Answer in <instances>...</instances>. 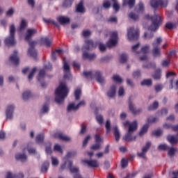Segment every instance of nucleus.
I'll return each instance as SVG.
<instances>
[{
	"label": "nucleus",
	"mask_w": 178,
	"mask_h": 178,
	"mask_svg": "<svg viewBox=\"0 0 178 178\" xmlns=\"http://www.w3.org/2000/svg\"><path fill=\"white\" fill-rule=\"evenodd\" d=\"M37 34V29H29L26 31L25 40L26 41L29 42V48L28 49V54L30 55L32 58H36L37 57V51L35 49H34V47L37 45V42L35 41H31L30 42V40L34 37Z\"/></svg>",
	"instance_id": "f257e3e1"
},
{
	"label": "nucleus",
	"mask_w": 178,
	"mask_h": 178,
	"mask_svg": "<svg viewBox=\"0 0 178 178\" xmlns=\"http://www.w3.org/2000/svg\"><path fill=\"white\" fill-rule=\"evenodd\" d=\"M69 95V88L65 83H60L59 86L56 89L55 91V101L58 105H61L65 102V99Z\"/></svg>",
	"instance_id": "f03ea898"
},
{
	"label": "nucleus",
	"mask_w": 178,
	"mask_h": 178,
	"mask_svg": "<svg viewBox=\"0 0 178 178\" xmlns=\"http://www.w3.org/2000/svg\"><path fill=\"white\" fill-rule=\"evenodd\" d=\"M123 124L124 127H128V131L125 136H123V140H124V141H133L136 140V136H133V133L137 130V121H134L133 122L126 121Z\"/></svg>",
	"instance_id": "7ed1b4c3"
},
{
	"label": "nucleus",
	"mask_w": 178,
	"mask_h": 178,
	"mask_svg": "<svg viewBox=\"0 0 178 178\" xmlns=\"http://www.w3.org/2000/svg\"><path fill=\"white\" fill-rule=\"evenodd\" d=\"M83 76L86 77V79H94V77H95L97 83H99L102 86L106 83L105 78L102 76V72H101L100 71L84 72Z\"/></svg>",
	"instance_id": "20e7f679"
},
{
	"label": "nucleus",
	"mask_w": 178,
	"mask_h": 178,
	"mask_svg": "<svg viewBox=\"0 0 178 178\" xmlns=\"http://www.w3.org/2000/svg\"><path fill=\"white\" fill-rule=\"evenodd\" d=\"M140 47V43L132 46L131 51L136 54H139L140 60H147L148 59V51H149V45L143 46L141 48L140 52H136L137 49Z\"/></svg>",
	"instance_id": "39448f33"
},
{
	"label": "nucleus",
	"mask_w": 178,
	"mask_h": 178,
	"mask_svg": "<svg viewBox=\"0 0 178 178\" xmlns=\"http://www.w3.org/2000/svg\"><path fill=\"white\" fill-rule=\"evenodd\" d=\"M145 17L146 19H150L152 21V25L148 28L150 31H156L159 28V26L162 24V18L159 15L154 14L152 17L147 15Z\"/></svg>",
	"instance_id": "423d86ee"
},
{
	"label": "nucleus",
	"mask_w": 178,
	"mask_h": 178,
	"mask_svg": "<svg viewBox=\"0 0 178 178\" xmlns=\"http://www.w3.org/2000/svg\"><path fill=\"white\" fill-rule=\"evenodd\" d=\"M162 42V38L159 37L154 40V41L152 42V54L154 56V58H161L162 53L161 51V48L159 46L161 45V43Z\"/></svg>",
	"instance_id": "0eeeda50"
},
{
	"label": "nucleus",
	"mask_w": 178,
	"mask_h": 178,
	"mask_svg": "<svg viewBox=\"0 0 178 178\" xmlns=\"http://www.w3.org/2000/svg\"><path fill=\"white\" fill-rule=\"evenodd\" d=\"M16 32V28L14 24L10 26V36L5 40L6 45L8 47H13L16 44V40H15V33Z\"/></svg>",
	"instance_id": "6e6552de"
},
{
	"label": "nucleus",
	"mask_w": 178,
	"mask_h": 178,
	"mask_svg": "<svg viewBox=\"0 0 178 178\" xmlns=\"http://www.w3.org/2000/svg\"><path fill=\"white\" fill-rule=\"evenodd\" d=\"M15 111H16L15 104L10 103L6 106L5 110L6 120H13V118L15 116Z\"/></svg>",
	"instance_id": "1a4fd4ad"
},
{
	"label": "nucleus",
	"mask_w": 178,
	"mask_h": 178,
	"mask_svg": "<svg viewBox=\"0 0 178 178\" xmlns=\"http://www.w3.org/2000/svg\"><path fill=\"white\" fill-rule=\"evenodd\" d=\"M138 35H140V31L138 29L131 27L127 29V37L130 41H136L138 39Z\"/></svg>",
	"instance_id": "9d476101"
},
{
	"label": "nucleus",
	"mask_w": 178,
	"mask_h": 178,
	"mask_svg": "<svg viewBox=\"0 0 178 178\" xmlns=\"http://www.w3.org/2000/svg\"><path fill=\"white\" fill-rule=\"evenodd\" d=\"M149 148H151V142H147L145 145L142 147L141 152H138V156L142 159H145L147 158V152H148Z\"/></svg>",
	"instance_id": "9b49d317"
},
{
	"label": "nucleus",
	"mask_w": 178,
	"mask_h": 178,
	"mask_svg": "<svg viewBox=\"0 0 178 178\" xmlns=\"http://www.w3.org/2000/svg\"><path fill=\"white\" fill-rule=\"evenodd\" d=\"M168 0H152L150 5L152 8H156L158 6L161 8H166L168 6Z\"/></svg>",
	"instance_id": "f8f14e48"
},
{
	"label": "nucleus",
	"mask_w": 178,
	"mask_h": 178,
	"mask_svg": "<svg viewBox=\"0 0 178 178\" xmlns=\"http://www.w3.org/2000/svg\"><path fill=\"white\" fill-rule=\"evenodd\" d=\"M118 44V32H112L110 40L107 42L106 45L108 48H112Z\"/></svg>",
	"instance_id": "ddd939ff"
},
{
	"label": "nucleus",
	"mask_w": 178,
	"mask_h": 178,
	"mask_svg": "<svg viewBox=\"0 0 178 178\" xmlns=\"http://www.w3.org/2000/svg\"><path fill=\"white\" fill-rule=\"evenodd\" d=\"M82 163L84 165V166H88V168H98L99 166V163H98V161L97 160H82Z\"/></svg>",
	"instance_id": "4468645a"
},
{
	"label": "nucleus",
	"mask_w": 178,
	"mask_h": 178,
	"mask_svg": "<svg viewBox=\"0 0 178 178\" xmlns=\"http://www.w3.org/2000/svg\"><path fill=\"white\" fill-rule=\"evenodd\" d=\"M45 69H47V70H51L52 65L51 63H48L47 64L44 65V69L40 70V71L39 72V74L38 75V80L39 81H41V80H42V79H44L45 77Z\"/></svg>",
	"instance_id": "2eb2a0df"
},
{
	"label": "nucleus",
	"mask_w": 178,
	"mask_h": 178,
	"mask_svg": "<svg viewBox=\"0 0 178 178\" xmlns=\"http://www.w3.org/2000/svg\"><path fill=\"white\" fill-rule=\"evenodd\" d=\"M53 137H54V138H59V140H62L63 141H71L72 140L70 137L63 134L60 131L54 133Z\"/></svg>",
	"instance_id": "dca6fc26"
},
{
	"label": "nucleus",
	"mask_w": 178,
	"mask_h": 178,
	"mask_svg": "<svg viewBox=\"0 0 178 178\" xmlns=\"http://www.w3.org/2000/svg\"><path fill=\"white\" fill-rule=\"evenodd\" d=\"M5 178H24V173L19 172L17 174H15L10 171H8L6 173Z\"/></svg>",
	"instance_id": "f3484780"
},
{
	"label": "nucleus",
	"mask_w": 178,
	"mask_h": 178,
	"mask_svg": "<svg viewBox=\"0 0 178 178\" xmlns=\"http://www.w3.org/2000/svg\"><path fill=\"white\" fill-rule=\"evenodd\" d=\"M64 79H70V66L63 60Z\"/></svg>",
	"instance_id": "a211bd4d"
},
{
	"label": "nucleus",
	"mask_w": 178,
	"mask_h": 178,
	"mask_svg": "<svg viewBox=\"0 0 178 178\" xmlns=\"http://www.w3.org/2000/svg\"><path fill=\"white\" fill-rule=\"evenodd\" d=\"M72 166H73V161L67 160L63 164L61 165L59 170L60 172L64 171L65 169H69V170H70Z\"/></svg>",
	"instance_id": "6ab92c4d"
},
{
	"label": "nucleus",
	"mask_w": 178,
	"mask_h": 178,
	"mask_svg": "<svg viewBox=\"0 0 178 178\" xmlns=\"http://www.w3.org/2000/svg\"><path fill=\"white\" fill-rule=\"evenodd\" d=\"M97 47V44H94V42H92V40H87L85 41V45L83 47V51H84V49H92V48H96Z\"/></svg>",
	"instance_id": "aec40b11"
},
{
	"label": "nucleus",
	"mask_w": 178,
	"mask_h": 178,
	"mask_svg": "<svg viewBox=\"0 0 178 178\" xmlns=\"http://www.w3.org/2000/svg\"><path fill=\"white\" fill-rule=\"evenodd\" d=\"M116 95V85H112L107 91V97L108 98H115Z\"/></svg>",
	"instance_id": "412c9836"
},
{
	"label": "nucleus",
	"mask_w": 178,
	"mask_h": 178,
	"mask_svg": "<svg viewBox=\"0 0 178 178\" xmlns=\"http://www.w3.org/2000/svg\"><path fill=\"white\" fill-rule=\"evenodd\" d=\"M129 111H131L134 115H140V113L143 112V108H136L134 104L132 103H129Z\"/></svg>",
	"instance_id": "4be33fe9"
},
{
	"label": "nucleus",
	"mask_w": 178,
	"mask_h": 178,
	"mask_svg": "<svg viewBox=\"0 0 178 178\" xmlns=\"http://www.w3.org/2000/svg\"><path fill=\"white\" fill-rule=\"evenodd\" d=\"M57 20L58 23H60V24H62L63 26L70 23V18L65 16H60L57 17Z\"/></svg>",
	"instance_id": "5701e85b"
},
{
	"label": "nucleus",
	"mask_w": 178,
	"mask_h": 178,
	"mask_svg": "<svg viewBox=\"0 0 178 178\" xmlns=\"http://www.w3.org/2000/svg\"><path fill=\"white\" fill-rule=\"evenodd\" d=\"M10 60L14 65H19V56H17V51H15L14 54L10 56Z\"/></svg>",
	"instance_id": "b1692460"
},
{
	"label": "nucleus",
	"mask_w": 178,
	"mask_h": 178,
	"mask_svg": "<svg viewBox=\"0 0 178 178\" xmlns=\"http://www.w3.org/2000/svg\"><path fill=\"white\" fill-rule=\"evenodd\" d=\"M76 111H79L77 104L76 105L74 102L68 104L67 108V112H76Z\"/></svg>",
	"instance_id": "393cba45"
},
{
	"label": "nucleus",
	"mask_w": 178,
	"mask_h": 178,
	"mask_svg": "<svg viewBox=\"0 0 178 178\" xmlns=\"http://www.w3.org/2000/svg\"><path fill=\"white\" fill-rule=\"evenodd\" d=\"M83 58L84 59H88L89 60H94V59H95L97 58V55L94 53L89 54L87 52H83Z\"/></svg>",
	"instance_id": "a878e982"
},
{
	"label": "nucleus",
	"mask_w": 178,
	"mask_h": 178,
	"mask_svg": "<svg viewBox=\"0 0 178 178\" xmlns=\"http://www.w3.org/2000/svg\"><path fill=\"white\" fill-rule=\"evenodd\" d=\"M76 12L78 13H84L86 12V8H84V3L81 1L76 6Z\"/></svg>",
	"instance_id": "bb28decb"
},
{
	"label": "nucleus",
	"mask_w": 178,
	"mask_h": 178,
	"mask_svg": "<svg viewBox=\"0 0 178 178\" xmlns=\"http://www.w3.org/2000/svg\"><path fill=\"white\" fill-rule=\"evenodd\" d=\"M15 159L17 161H20L21 162H26L27 161V156L24 154L18 153L15 155Z\"/></svg>",
	"instance_id": "cd10ccee"
},
{
	"label": "nucleus",
	"mask_w": 178,
	"mask_h": 178,
	"mask_svg": "<svg viewBox=\"0 0 178 178\" xmlns=\"http://www.w3.org/2000/svg\"><path fill=\"white\" fill-rule=\"evenodd\" d=\"M154 80H161L162 77V70L161 69H157L154 72V74L152 75Z\"/></svg>",
	"instance_id": "c85d7f7f"
},
{
	"label": "nucleus",
	"mask_w": 178,
	"mask_h": 178,
	"mask_svg": "<svg viewBox=\"0 0 178 178\" xmlns=\"http://www.w3.org/2000/svg\"><path fill=\"white\" fill-rule=\"evenodd\" d=\"M113 129L115 140L117 143H119V140H120V131H119V128H118L117 126H115Z\"/></svg>",
	"instance_id": "c756f323"
},
{
	"label": "nucleus",
	"mask_w": 178,
	"mask_h": 178,
	"mask_svg": "<svg viewBox=\"0 0 178 178\" xmlns=\"http://www.w3.org/2000/svg\"><path fill=\"white\" fill-rule=\"evenodd\" d=\"M41 44L46 45V47H50L51 42H52V39H49L47 37L42 38L40 39Z\"/></svg>",
	"instance_id": "7c9ffc66"
},
{
	"label": "nucleus",
	"mask_w": 178,
	"mask_h": 178,
	"mask_svg": "<svg viewBox=\"0 0 178 178\" xmlns=\"http://www.w3.org/2000/svg\"><path fill=\"white\" fill-rule=\"evenodd\" d=\"M61 54H63V50H62V49H57L55 51H54L51 54L52 60H54V61L56 60V56H59V55H61Z\"/></svg>",
	"instance_id": "2f4dec72"
},
{
	"label": "nucleus",
	"mask_w": 178,
	"mask_h": 178,
	"mask_svg": "<svg viewBox=\"0 0 178 178\" xmlns=\"http://www.w3.org/2000/svg\"><path fill=\"white\" fill-rule=\"evenodd\" d=\"M49 112V106L48 104H44L40 109V115H47Z\"/></svg>",
	"instance_id": "473e14b6"
},
{
	"label": "nucleus",
	"mask_w": 178,
	"mask_h": 178,
	"mask_svg": "<svg viewBox=\"0 0 178 178\" xmlns=\"http://www.w3.org/2000/svg\"><path fill=\"white\" fill-rule=\"evenodd\" d=\"M149 127V124H145L141 129L140 133H139V136H140V137H143V136H144V134H145L147 131H148V128Z\"/></svg>",
	"instance_id": "72a5a7b5"
},
{
	"label": "nucleus",
	"mask_w": 178,
	"mask_h": 178,
	"mask_svg": "<svg viewBox=\"0 0 178 178\" xmlns=\"http://www.w3.org/2000/svg\"><path fill=\"white\" fill-rule=\"evenodd\" d=\"M31 97V92L30 90H26L22 93V98L24 101H27Z\"/></svg>",
	"instance_id": "f704fd0d"
},
{
	"label": "nucleus",
	"mask_w": 178,
	"mask_h": 178,
	"mask_svg": "<svg viewBox=\"0 0 178 178\" xmlns=\"http://www.w3.org/2000/svg\"><path fill=\"white\" fill-rule=\"evenodd\" d=\"M154 37V33L151 31L145 32L143 34L144 40H151Z\"/></svg>",
	"instance_id": "c9c22d12"
},
{
	"label": "nucleus",
	"mask_w": 178,
	"mask_h": 178,
	"mask_svg": "<svg viewBox=\"0 0 178 178\" xmlns=\"http://www.w3.org/2000/svg\"><path fill=\"white\" fill-rule=\"evenodd\" d=\"M74 97L76 101H79L80 99V97H81V88H78L74 91Z\"/></svg>",
	"instance_id": "e433bc0d"
},
{
	"label": "nucleus",
	"mask_w": 178,
	"mask_h": 178,
	"mask_svg": "<svg viewBox=\"0 0 178 178\" xmlns=\"http://www.w3.org/2000/svg\"><path fill=\"white\" fill-rule=\"evenodd\" d=\"M43 21L44 22V23H49L50 24H53L56 27L59 28V24L56 21H54L51 19H45V18L43 19Z\"/></svg>",
	"instance_id": "4c0bfd02"
},
{
	"label": "nucleus",
	"mask_w": 178,
	"mask_h": 178,
	"mask_svg": "<svg viewBox=\"0 0 178 178\" xmlns=\"http://www.w3.org/2000/svg\"><path fill=\"white\" fill-rule=\"evenodd\" d=\"M123 5H128L129 8L131 9L136 5V0H124V3Z\"/></svg>",
	"instance_id": "58836bf2"
},
{
	"label": "nucleus",
	"mask_w": 178,
	"mask_h": 178,
	"mask_svg": "<svg viewBox=\"0 0 178 178\" xmlns=\"http://www.w3.org/2000/svg\"><path fill=\"white\" fill-rule=\"evenodd\" d=\"M156 122H159V118L158 117L150 116L147 118V124L149 123H156Z\"/></svg>",
	"instance_id": "ea45409f"
},
{
	"label": "nucleus",
	"mask_w": 178,
	"mask_h": 178,
	"mask_svg": "<svg viewBox=\"0 0 178 178\" xmlns=\"http://www.w3.org/2000/svg\"><path fill=\"white\" fill-rule=\"evenodd\" d=\"M49 168V162L46 161L44 162L41 168V172L43 173L48 171V168Z\"/></svg>",
	"instance_id": "a19ab883"
},
{
	"label": "nucleus",
	"mask_w": 178,
	"mask_h": 178,
	"mask_svg": "<svg viewBox=\"0 0 178 178\" xmlns=\"http://www.w3.org/2000/svg\"><path fill=\"white\" fill-rule=\"evenodd\" d=\"M158 106H159V104L158 102H154L152 105L148 107L149 111H155V109H158Z\"/></svg>",
	"instance_id": "79ce46f5"
},
{
	"label": "nucleus",
	"mask_w": 178,
	"mask_h": 178,
	"mask_svg": "<svg viewBox=\"0 0 178 178\" xmlns=\"http://www.w3.org/2000/svg\"><path fill=\"white\" fill-rule=\"evenodd\" d=\"M52 144L49 142H48L47 143H46V154H52V149L51 148Z\"/></svg>",
	"instance_id": "37998d69"
},
{
	"label": "nucleus",
	"mask_w": 178,
	"mask_h": 178,
	"mask_svg": "<svg viewBox=\"0 0 178 178\" xmlns=\"http://www.w3.org/2000/svg\"><path fill=\"white\" fill-rule=\"evenodd\" d=\"M158 149H160V151H166L168 149H169V146H168V145L163 143V144H160L158 146Z\"/></svg>",
	"instance_id": "c03bdc74"
},
{
	"label": "nucleus",
	"mask_w": 178,
	"mask_h": 178,
	"mask_svg": "<svg viewBox=\"0 0 178 178\" xmlns=\"http://www.w3.org/2000/svg\"><path fill=\"white\" fill-rule=\"evenodd\" d=\"M141 86H152V80L151 79H145L141 82Z\"/></svg>",
	"instance_id": "a18cd8bd"
},
{
	"label": "nucleus",
	"mask_w": 178,
	"mask_h": 178,
	"mask_svg": "<svg viewBox=\"0 0 178 178\" xmlns=\"http://www.w3.org/2000/svg\"><path fill=\"white\" fill-rule=\"evenodd\" d=\"M54 149L60 154H63V149H62V146L59 144H56L54 147Z\"/></svg>",
	"instance_id": "49530a36"
},
{
	"label": "nucleus",
	"mask_w": 178,
	"mask_h": 178,
	"mask_svg": "<svg viewBox=\"0 0 178 178\" xmlns=\"http://www.w3.org/2000/svg\"><path fill=\"white\" fill-rule=\"evenodd\" d=\"M37 72V68L34 67L31 72H30L29 75L28 76V79L30 81L33 80V77H34V74H35V72Z\"/></svg>",
	"instance_id": "de8ad7c7"
},
{
	"label": "nucleus",
	"mask_w": 178,
	"mask_h": 178,
	"mask_svg": "<svg viewBox=\"0 0 178 178\" xmlns=\"http://www.w3.org/2000/svg\"><path fill=\"white\" fill-rule=\"evenodd\" d=\"M44 141V134H39L36 136V143L41 144Z\"/></svg>",
	"instance_id": "09e8293b"
},
{
	"label": "nucleus",
	"mask_w": 178,
	"mask_h": 178,
	"mask_svg": "<svg viewBox=\"0 0 178 178\" xmlns=\"http://www.w3.org/2000/svg\"><path fill=\"white\" fill-rule=\"evenodd\" d=\"M113 2V8L115 10V12H119V9H120V6H119V3L116 0H112Z\"/></svg>",
	"instance_id": "8fccbe9b"
},
{
	"label": "nucleus",
	"mask_w": 178,
	"mask_h": 178,
	"mask_svg": "<svg viewBox=\"0 0 178 178\" xmlns=\"http://www.w3.org/2000/svg\"><path fill=\"white\" fill-rule=\"evenodd\" d=\"M134 79H139V77L141 76V71L140 70H138L136 71H134L132 74Z\"/></svg>",
	"instance_id": "3c124183"
},
{
	"label": "nucleus",
	"mask_w": 178,
	"mask_h": 178,
	"mask_svg": "<svg viewBox=\"0 0 178 178\" xmlns=\"http://www.w3.org/2000/svg\"><path fill=\"white\" fill-rule=\"evenodd\" d=\"M101 148H102V145L101 143H95L91 147V149H94L95 151H98V149H101Z\"/></svg>",
	"instance_id": "603ef678"
},
{
	"label": "nucleus",
	"mask_w": 178,
	"mask_h": 178,
	"mask_svg": "<svg viewBox=\"0 0 178 178\" xmlns=\"http://www.w3.org/2000/svg\"><path fill=\"white\" fill-rule=\"evenodd\" d=\"M74 1V0H64L63 6H65V8H69L72 6V3H73Z\"/></svg>",
	"instance_id": "864d4df0"
},
{
	"label": "nucleus",
	"mask_w": 178,
	"mask_h": 178,
	"mask_svg": "<svg viewBox=\"0 0 178 178\" xmlns=\"http://www.w3.org/2000/svg\"><path fill=\"white\" fill-rule=\"evenodd\" d=\"M51 163L53 166H58L59 165V160L56 157L51 156Z\"/></svg>",
	"instance_id": "5fc2aeb1"
},
{
	"label": "nucleus",
	"mask_w": 178,
	"mask_h": 178,
	"mask_svg": "<svg viewBox=\"0 0 178 178\" xmlns=\"http://www.w3.org/2000/svg\"><path fill=\"white\" fill-rule=\"evenodd\" d=\"M95 142L97 143H104V139L101 138V135H99V134H97L95 136Z\"/></svg>",
	"instance_id": "6e6d98bb"
},
{
	"label": "nucleus",
	"mask_w": 178,
	"mask_h": 178,
	"mask_svg": "<svg viewBox=\"0 0 178 178\" xmlns=\"http://www.w3.org/2000/svg\"><path fill=\"white\" fill-rule=\"evenodd\" d=\"M27 26V22L26 20L23 19L21 22L20 27H19V31H22V30H24L26 27Z\"/></svg>",
	"instance_id": "4d7b16f0"
},
{
	"label": "nucleus",
	"mask_w": 178,
	"mask_h": 178,
	"mask_svg": "<svg viewBox=\"0 0 178 178\" xmlns=\"http://www.w3.org/2000/svg\"><path fill=\"white\" fill-rule=\"evenodd\" d=\"M175 152H176V149L175 148H173V147L169 148L168 147V155H169V156H170L171 158L173 157Z\"/></svg>",
	"instance_id": "13d9d810"
},
{
	"label": "nucleus",
	"mask_w": 178,
	"mask_h": 178,
	"mask_svg": "<svg viewBox=\"0 0 178 178\" xmlns=\"http://www.w3.org/2000/svg\"><path fill=\"white\" fill-rule=\"evenodd\" d=\"M113 80L116 81V83H122L123 82V79H122V78L120 76H119V75H114L113 76Z\"/></svg>",
	"instance_id": "bf43d9fd"
},
{
	"label": "nucleus",
	"mask_w": 178,
	"mask_h": 178,
	"mask_svg": "<svg viewBox=\"0 0 178 178\" xmlns=\"http://www.w3.org/2000/svg\"><path fill=\"white\" fill-rule=\"evenodd\" d=\"M77 155V152L72 151V152H69L65 158H74V156Z\"/></svg>",
	"instance_id": "052dcab7"
},
{
	"label": "nucleus",
	"mask_w": 178,
	"mask_h": 178,
	"mask_svg": "<svg viewBox=\"0 0 178 178\" xmlns=\"http://www.w3.org/2000/svg\"><path fill=\"white\" fill-rule=\"evenodd\" d=\"M70 172L71 173H75L76 175L79 173V172H80V168H79L78 167H73V168L71 167L70 169Z\"/></svg>",
	"instance_id": "680f3d73"
},
{
	"label": "nucleus",
	"mask_w": 178,
	"mask_h": 178,
	"mask_svg": "<svg viewBox=\"0 0 178 178\" xmlns=\"http://www.w3.org/2000/svg\"><path fill=\"white\" fill-rule=\"evenodd\" d=\"M91 140V136H87L83 143V147H86L88 144V141Z\"/></svg>",
	"instance_id": "e2e57ef3"
},
{
	"label": "nucleus",
	"mask_w": 178,
	"mask_h": 178,
	"mask_svg": "<svg viewBox=\"0 0 178 178\" xmlns=\"http://www.w3.org/2000/svg\"><path fill=\"white\" fill-rule=\"evenodd\" d=\"M127 54H122L120 56V62L121 63H124V62H127Z\"/></svg>",
	"instance_id": "0e129e2a"
},
{
	"label": "nucleus",
	"mask_w": 178,
	"mask_h": 178,
	"mask_svg": "<svg viewBox=\"0 0 178 178\" xmlns=\"http://www.w3.org/2000/svg\"><path fill=\"white\" fill-rule=\"evenodd\" d=\"M106 133H109L111 131V120H108L106 122Z\"/></svg>",
	"instance_id": "69168bd1"
},
{
	"label": "nucleus",
	"mask_w": 178,
	"mask_h": 178,
	"mask_svg": "<svg viewBox=\"0 0 178 178\" xmlns=\"http://www.w3.org/2000/svg\"><path fill=\"white\" fill-rule=\"evenodd\" d=\"M119 97H123L124 95V88L123 87H120L118 90Z\"/></svg>",
	"instance_id": "338daca9"
},
{
	"label": "nucleus",
	"mask_w": 178,
	"mask_h": 178,
	"mask_svg": "<svg viewBox=\"0 0 178 178\" xmlns=\"http://www.w3.org/2000/svg\"><path fill=\"white\" fill-rule=\"evenodd\" d=\"M129 17L130 19H132V20H137L138 19V15L134 14V13H129Z\"/></svg>",
	"instance_id": "774afa93"
}]
</instances>
